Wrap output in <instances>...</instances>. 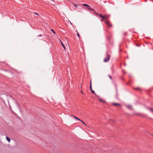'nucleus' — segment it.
<instances>
[{
	"label": "nucleus",
	"instance_id": "412c9836",
	"mask_svg": "<svg viewBox=\"0 0 153 153\" xmlns=\"http://www.w3.org/2000/svg\"><path fill=\"white\" fill-rule=\"evenodd\" d=\"M51 30L53 33H54L55 34V32L54 31L53 29H51Z\"/></svg>",
	"mask_w": 153,
	"mask_h": 153
},
{
	"label": "nucleus",
	"instance_id": "6ab92c4d",
	"mask_svg": "<svg viewBox=\"0 0 153 153\" xmlns=\"http://www.w3.org/2000/svg\"><path fill=\"white\" fill-rule=\"evenodd\" d=\"M150 110L153 113V109L152 108H151L150 109Z\"/></svg>",
	"mask_w": 153,
	"mask_h": 153
},
{
	"label": "nucleus",
	"instance_id": "9b49d317",
	"mask_svg": "<svg viewBox=\"0 0 153 153\" xmlns=\"http://www.w3.org/2000/svg\"><path fill=\"white\" fill-rule=\"evenodd\" d=\"M92 93L94 94L97 97V95L95 94V92L93 90H92L91 91Z\"/></svg>",
	"mask_w": 153,
	"mask_h": 153
},
{
	"label": "nucleus",
	"instance_id": "4468645a",
	"mask_svg": "<svg viewBox=\"0 0 153 153\" xmlns=\"http://www.w3.org/2000/svg\"><path fill=\"white\" fill-rule=\"evenodd\" d=\"M81 122H82V123L84 124L85 125V126H86V125H86V124L85 123H84V122L82 121V120H81Z\"/></svg>",
	"mask_w": 153,
	"mask_h": 153
},
{
	"label": "nucleus",
	"instance_id": "7ed1b4c3",
	"mask_svg": "<svg viewBox=\"0 0 153 153\" xmlns=\"http://www.w3.org/2000/svg\"><path fill=\"white\" fill-rule=\"evenodd\" d=\"M97 97L99 100L101 102L104 103L106 102V101L104 100L103 99L100 98L99 96H97Z\"/></svg>",
	"mask_w": 153,
	"mask_h": 153
},
{
	"label": "nucleus",
	"instance_id": "393cba45",
	"mask_svg": "<svg viewBox=\"0 0 153 153\" xmlns=\"http://www.w3.org/2000/svg\"><path fill=\"white\" fill-rule=\"evenodd\" d=\"M152 135L153 136V135Z\"/></svg>",
	"mask_w": 153,
	"mask_h": 153
},
{
	"label": "nucleus",
	"instance_id": "0eeeda50",
	"mask_svg": "<svg viewBox=\"0 0 153 153\" xmlns=\"http://www.w3.org/2000/svg\"><path fill=\"white\" fill-rule=\"evenodd\" d=\"M90 90L91 91L92 90V86H91V81H90Z\"/></svg>",
	"mask_w": 153,
	"mask_h": 153
},
{
	"label": "nucleus",
	"instance_id": "aec40b11",
	"mask_svg": "<svg viewBox=\"0 0 153 153\" xmlns=\"http://www.w3.org/2000/svg\"><path fill=\"white\" fill-rule=\"evenodd\" d=\"M74 6L75 7H77V5L76 4H74Z\"/></svg>",
	"mask_w": 153,
	"mask_h": 153
},
{
	"label": "nucleus",
	"instance_id": "dca6fc26",
	"mask_svg": "<svg viewBox=\"0 0 153 153\" xmlns=\"http://www.w3.org/2000/svg\"><path fill=\"white\" fill-rule=\"evenodd\" d=\"M81 122H82V123L84 124L85 125V126H86V125H86V124L85 123H84V122L82 121V120H81Z\"/></svg>",
	"mask_w": 153,
	"mask_h": 153
},
{
	"label": "nucleus",
	"instance_id": "20e7f679",
	"mask_svg": "<svg viewBox=\"0 0 153 153\" xmlns=\"http://www.w3.org/2000/svg\"><path fill=\"white\" fill-rule=\"evenodd\" d=\"M127 108L131 110L132 109V106L131 105H126Z\"/></svg>",
	"mask_w": 153,
	"mask_h": 153
},
{
	"label": "nucleus",
	"instance_id": "39448f33",
	"mask_svg": "<svg viewBox=\"0 0 153 153\" xmlns=\"http://www.w3.org/2000/svg\"><path fill=\"white\" fill-rule=\"evenodd\" d=\"M112 105H116L118 106H120V104L117 103H113L112 104Z\"/></svg>",
	"mask_w": 153,
	"mask_h": 153
},
{
	"label": "nucleus",
	"instance_id": "f8f14e48",
	"mask_svg": "<svg viewBox=\"0 0 153 153\" xmlns=\"http://www.w3.org/2000/svg\"><path fill=\"white\" fill-rule=\"evenodd\" d=\"M134 89L136 90H140V88H139V87H137V88H134Z\"/></svg>",
	"mask_w": 153,
	"mask_h": 153
},
{
	"label": "nucleus",
	"instance_id": "b1692460",
	"mask_svg": "<svg viewBox=\"0 0 153 153\" xmlns=\"http://www.w3.org/2000/svg\"><path fill=\"white\" fill-rule=\"evenodd\" d=\"M88 8L89 9H91V10H93V9H90V7H88Z\"/></svg>",
	"mask_w": 153,
	"mask_h": 153
},
{
	"label": "nucleus",
	"instance_id": "2eb2a0df",
	"mask_svg": "<svg viewBox=\"0 0 153 153\" xmlns=\"http://www.w3.org/2000/svg\"><path fill=\"white\" fill-rule=\"evenodd\" d=\"M81 122H82V123L84 124L85 125V126H86V125H86V124L85 123H84V122L82 121V120H81Z\"/></svg>",
	"mask_w": 153,
	"mask_h": 153
},
{
	"label": "nucleus",
	"instance_id": "a211bd4d",
	"mask_svg": "<svg viewBox=\"0 0 153 153\" xmlns=\"http://www.w3.org/2000/svg\"><path fill=\"white\" fill-rule=\"evenodd\" d=\"M77 35L78 37L79 38L80 37V35H79V33H77Z\"/></svg>",
	"mask_w": 153,
	"mask_h": 153
},
{
	"label": "nucleus",
	"instance_id": "6e6552de",
	"mask_svg": "<svg viewBox=\"0 0 153 153\" xmlns=\"http://www.w3.org/2000/svg\"><path fill=\"white\" fill-rule=\"evenodd\" d=\"M60 41H61V44H62V46L63 48L65 50V47L64 46V45L63 44V43L62 42L61 40H60Z\"/></svg>",
	"mask_w": 153,
	"mask_h": 153
},
{
	"label": "nucleus",
	"instance_id": "9d476101",
	"mask_svg": "<svg viewBox=\"0 0 153 153\" xmlns=\"http://www.w3.org/2000/svg\"><path fill=\"white\" fill-rule=\"evenodd\" d=\"M83 5L84 6H87V7H90L89 5H88V4H84Z\"/></svg>",
	"mask_w": 153,
	"mask_h": 153
},
{
	"label": "nucleus",
	"instance_id": "f3484780",
	"mask_svg": "<svg viewBox=\"0 0 153 153\" xmlns=\"http://www.w3.org/2000/svg\"><path fill=\"white\" fill-rule=\"evenodd\" d=\"M108 76L111 79H112V77L110 75H108Z\"/></svg>",
	"mask_w": 153,
	"mask_h": 153
},
{
	"label": "nucleus",
	"instance_id": "1a4fd4ad",
	"mask_svg": "<svg viewBox=\"0 0 153 153\" xmlns=\"http://www.w3.org/2000/svg\"><path fill=\"white\" fill-rule=\"evenodd\" d=\"M74 117L76 120H79V121H80L81 120L80 119H79L78 118L74 116Z\"/></svg>",
	"mask_w": 153,
	"mask_h": 153
},
{
	"label": "nucleus",
	"instance_id": "5701e85b",
	"mask_svg": "<svg viewBox=\"0 0 153 153\" xmlns=\"http://www.w3.org/2000/svg\"><path fill=\"white\" fill-rule=\"evenodd\" d=\"M81 93H82V94H84V93H83V92H82V91H81Z\"/></svg>",
	"mask_w": 153,
	"mask_h": 153
},
{
	"label": "nucleus",
	"instance_id": "423d86ee",
	"mask_svg": "<svg viewBox=\"0 0 153 153\" xmlns=\"http://www.w3.org/2000/svg\"><path fill=\"white\" fill-rule=\"evenodd\" d=\"M6 140L10 143V139L8 137H6Z\"/></svg>",
	"mask_w": 153,
	"mask_h": 153
},
{
	"label": "nucleus",
	"instance_id": "f257e3e1",
	"mask_svg": "<svg viewBox=\"0 0 153 153\" xmlns=\"http://www.w3.org/2000/svg\"><path fill=\"white\" fill-rule=\"evenodd\" d=\"M109 17V16L105 15L103 16L102 19L101 20V21H102L105 19V20L104 21L105 22L106 24L108 25V27H111V25L109 23V21L108 20H106V19H108Z\"/></svg>",
	"mask_w": 153,
	"mask_h": 153
},
{
	"label": "nucleus",
	"instance_id": "ddd939ff",
	"mask_svg": "<svg viewBox=\"0 0 153 153\" xmlns=\"http://www.w3.org/2000/svg\"><path fill=\"white\" fill-rule=\"evenodd\" d=\"M99 16L100 17L102 18L103 16H102V14H99Z\"/></svg>",
	"mask_w": 153,
	"mask_h": 153
},
{
	"label": "nucleus",
	"instance_id": "4be33fe9",
	"mask_svg": "<svg viewBox=\"0 0 153 153\" xmlns=\"http://www.w3.org/2000/svg\"><path fill=\"white\" fill-rule=\"evenodd\" d=\"M34 13L37 15H39V14L36 13Z\"/></svg>",
	"mask_w": 153,
	"mask_h": 153
},
{
	"label": "nucleus",
	"instance_id": "f03ea898",
	"mask_svg": "<svg viewBox=\"0 0 153 153\" xmlns=\"http://www.w3.org/2000/svg\"><path fill=\"white\" fill-rule=\"evenodd\" d=\"M110 56L109 54L107 55V57L106 58L104 59V62H107L110 59Z\"/></svg>",
	"mask_w": 153,
	"mask_h": 153
}]
</instances>
